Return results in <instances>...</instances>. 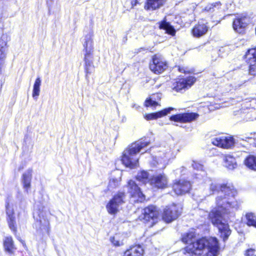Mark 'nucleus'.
I'll return each mask as SVG.
<instances>
[{"mask_svg": "<svg viewBox=\"0 0 256 256\" xmlns=\"http://www.w3.org/2000/svg\"><path fill=\"white\" fill-rule=\"evenodd\" d=\"M4 247L5 251L10 254H14L16 248L15 247L14 241L11 236L6 237L3 242Z\"/></svg>", "mask_w": 256, "mask_h": 256, "instance_id": "nucleus-21", "label": "nucleus"}, {"mask_svg": "<svg viewBox=\"0 0 256 256\" xmlns=\"http://www.w3.org/2000/svg\"><path fill=\"white\" fill-rule=\"evenodd\" d=\"M212 144L218 147L228 148L234 146V140L231 136H219L212 139Z\"/></svg>", "mask_w": 256, "mask_h": 256, "instance_id": "nucleus-10", "label": "nucleus"}, {"mask_svg": "<svg viewBox=\"0 0 256 256\" xmlns=\"http://www.w3.org/2000/svg\"><path fill=\"white\" fill-rule=\"evenodd\" d=\"M246 58L249 64L256 62V47L248 51L246 54Z\"/></svg>", "mask_w": 256, "mask_h": 256, "instance_id": "nucleus-28", "label": "nucleus"}, {"mask_svg": "<svg viewBox=\"0 0 256 256\" xmlns=\"http://www.w3.org/2000/svg\"><path fill=\"white\" fill-rule=\"evenodd\" d=\"M138 0H131V4L132 7L136 6Z\"/></svg>", "mask_w": 256, "mask_h": 256, "instance_id": "nucleus-42", "label": "nucleus"}, {"mask_svg": "<svg viewBox=\"0 0 256 256\" xmlns=\"http://www.w3.org/2000/svg\"><path fill=\"white\" fill-rule=\"evenodd\" d=\"M208 26L204 23L198 22L192 29V33L194 37L199 38L206 33Z\"/></svg>", "mask_w": 256, "mask_h": 256, "instance_id": "nucleus-20", "label": "nucleus"}, {"mask_svg": "<svg viewBox=\"0 0 256 256\" xmlns=\"http://www.w3.org/2000/svg\"><path fill=\"white\" fill-rule=\"evenodd\" d=\"M124 193L119 192L108 202L106 208L110 214H115L118 212L120 206L124 202Z\"/></svg>", "mask_w": 256, "mask_h": 256, "instance_id": "nucleus-7", "label": "nucleus"}, {"mask_svg": "<svg viewBox=\"0 0 256 256\" xmlns=\"http://www.w3.org/2000/svg\"><path fill=\"white\" fill-rule=\"evenodd\" d=\"M246 256H256L254 254V250L252 248L248 250L246 253Z\"/></svg>", "mask_w": 256, "mask_h": 256, "instance_id": "nucleus-41", "label": "nucleus"}, {"mask_svg": "<svg viewBox=\"0 0 256 256\" xmlns=\"http://www.w3.org/2000/svg\"><path fill=\"white\" fill-rule=\"evenodd\" d=\"M173 110L174 108L170 107L168 108H165L158 112L151 113L149 114H146L144 116V118L147 120H156L167 115L168 113L170 112L171 110Z\"/></svg>", "mask_w": 256, "mask_h": 256, "instance_id": "nucleus-19", "label": "nucleus"}, {"mask_svg": "<svg viewBox=\"0 0 256 256\" xmlns=\"http://www.w3.org/2000/svg\"><path fill=\"white\" fill-rule=\"evenodd\" d=\"M120 184V180L118 178H111L110 180L108 188L109 190L117 187Z\"/></svg>", "mask_w": 256, "mask_h": 256, "instance_id": "nucleus-35", "label": "nucleus"}, {"mask_svg": "<svg viewBox=\"0 0 256 256\" xmlns=\"http://www.w3.org/2000/svg\"><path fill=\"white\" fill-rule=\"evenodd\" d=\"M207 186L210 190L205 193L206 196L214 192L219 194L216 198V206L209 212L208 218L218 228L220 237L225 241L231 234L228 221L234 216L238 208V202L234 198L236 191L233 186L220 184L211 180H207Z\"/></svg>", "mask_w": 256, "mask_h": 256, "instance_id": "nucleus-1", "label": "nucleus"}, {"mask_svg": "<svg viewBox=\"0 0 256 256\" xmlns=\"http://www.w3.org/2000/svg\"><path fill=\"white\" fill-rule=\"evenodd\" d=\"M224 166L230 170H233L237 166L235 158L232 156H226L224 158Z\"/></svg>", "mask_w": 256, "mask_h": 256, "instance_id": "nucleus-27", "label": "nucleus"}, {"mask_svg": "<svg viewBox=\"0 0 256 256\" xmlns=\"http://www.w3.org/2000/svg\"><path fill=\"white\" fill-rule=\"evenodd\" d=\"M32 179V170H28L22 175V182L24 188L28 193V190L30 187Z\"/></svg>", "mask_w": 256, "mask_h": 256, "instance_id": "nucleus-24", "label": "nucleus"}, {"mask_svg": "<svg viewBox=\"0 0 256 256\" xmlns=\"http://www.w3.org/2000/svg\"><path fill=\"white\" fill-rule=\"evenodd\" d=\"M128 192L131 196L137 198L138 202H142L144 200V196L142 192L135 182L130 180L128 183Z\"/></svg>", "mask_w": 256, "mask_h": 256, "instance_id": "nucleus-15", "label": "nucleus"}, {"mask_svg": "<svg viewBox=\"0 0 256 256\" xmlns=\"http://www.w3.org/2000/svg\"><path fill=\"white\" fill-rule=\"evenodd\" d=\"M110 241L114 246H120L123 244L122 242L119 240L118 236V235L110 237Z\"/></svg>", "mask_w": 256, "mask_h": 256, "instance_id": "nucleus-36", "label": "nucleus"}, {"mask_svg": "<svg viewBox=\"0 0 256 256\" xmlns=\"http://www.w3.org/2000/svg\"><path fill=\"white\" fill-rule=\"evenodd\" d=\"M41 82L42 80L40 78H38L34 82L32 90V97L35 100H37L40 95Z\"/></svg>", "mask_w": 256, "mask_h": 256, "instance_id": "nucleus-30", "label": "nucleus"}, {"mask_svg": "<svg viewBox=\"0 0 256 256\" xmlns=\"http://www.w3.org/2000/svg\"><path fill=\"white\" fill-rule=\"evenodd\" d=\"M160 28L166 30V32L174 36L175 34L176 30L170 24L164 20L160 24Z\"/></svg>", "mask_w": 256, "mask_h": 256, "instance_id": "nucleus-29", "label": "nucleus"}, {"mask_svg": "<svg viewBox=\"0 0 256 256\" xmlns=\"http://www.w3.org/2000/svg\"><path fill=\"white\" fill-rule=\"evenodd\" d=\"M144 253L142 248L140 246H136L127 250L123 256H142Z\"/></svg>", "mask_w": 256, "mask_h": 256, "instance_id": "nucleus-22", "label": "nucleus"}, {"mask_svg": "<svg viewBox=\"0 0 256 256\" xmlns=\"http://www.w3.org/2000/svg\"><path fill=\"white\" fill-rule=\"evenodd\" d=\"M150 184L157 188H166L168 184V178L164 174L154 176L150 178Z\"/></svg>", "mask_w": 256, "mask_h": 256, "instance_id": "nucleus-12", "label": "nucleus"}, {"mask_svg": "<svg viewBox=\"0 0 256 256\" xmlns=\"http://www.w3.org/2000/svg\"><path fill=\"white\" fill-rule=\"evenodd\" d=\"M136 179L138 180L143 184H146L148 182L150 184V178H149V174L146 171L142 170L136 176Z\"/></svg>", "mask_w": 256, "mask_h": 256, "instance_id": "nucleus-31", "label": "nucleus"}, {"mask_svg": "<svg viewBox=\"0 0 256 256\" xmlns=\"http://www.w3.org/2000/svg\"><path fill=\"white\" fill-rule=\"evenodd\" d=\"M256 63H252L250 64L249 72L250 74L255 76L256 75Z\"/></svg>", "mask_w": 256, "mask_h": 256, "instance_id": "nucleus-39", "label": "nucleus"}, {"mask_svg": "<svg viewBox=\"0 0 256 256\" xmlns=\"http://www.w3.org/2000/svg\"><path fill=\"white\" fill-rule=\"evenodd\" d=\"M158 214L159 212L156 206L152 205L148 206L142 210L141 214L139 216L138 219L144 222H148L157 218Z\"/></svg>", "mask_w": 256, "mask_h": 256, "instance_id": "nucleus-8", "label": "nucleus"}, {"mask_svg": "<svg viewBox=\"0 0 256 256\" xmlns=\"http://www.w3.org/2000/svg\"><path fill=\"white\" fill-rule=\"evenodd\" d=\"M221 4L220 2H216L208 4L204 8V10L212 12L218 10L220 7Z\"/></svg>", "mask_w": 256, "mask_h": 256, "instance_id": "nucleus-33", "label": "nucleus"}, {"mask_svg": "<svg viewBox=\"0 0 256 256\" xmlns=\"http://www.w3.org/2000/svg\"><path fill=\"white\" fill-rule=\"evenodd\" d=\"M166 0H147L145 8L146 10H154L159 8L166 2Z\"/></svg>", "mask_w": 256, "mask_h": 256, "instance_id": "nucleus-23", "label": "nucleus"}, {"mask_svg": "<svg viewBox=\"0 0 256 256\" xmlns=\"http://www.w3.org/2000/svg\"><path fill=\"white\" fill-rule=\"evenodd\" d=\"M196 237L194 232L191 231L184 234L182 241L189 244L184 250V256L200 255L202 250H207L206 256H217L220 246L216 238H203L194 242Z\"/></svg>", "mask_w": 256, "mask_h": 256, "instance_id": "nucleus-2", "label": "nucleus"}, {"mask_svg": "<svg viewBox=\"0 0 256 256\" xmlns=\"http://www.w3.org/2000/svg\"><path fill=\"white\" fill-rule=\"evenodd\" d=\"M6 212L8 226L12 230L16 232V226L13 206L8 200H7L6 202Z\"/></svg>", "mask_w": 256, "mask_h": 256, "instance_id": "nucleus-9", "label": "nucleus"}, {"mask_svg": "<svg viewBox=\"0 0 256 256\" xmlns=\"http://www.w3.org/2000/svg\"><path fill=\"white\" fill-rule=\"evenodd\" d=\"M150 142L149 139L145 138L131 144L122 153V163L130 168H136L138 164V153L144 148L148 146Z\"/></svg>", "mask_w": 256, "mask_h": 256, "instance_id": "nucleus-3", "label": "nucleus"}, {"mask_svg": "<svg viewBox=\"0 0 256 256\" xmlns=\"http://www.w3.org/2000/svg\"><path fill=\"white\" fill-rule=\"evenodd\" d=\"M246 224L248 226H252L256 228V216L254 213L249 212L246 214Z\"/></svg>", "mask_w": 256, "mask_h": 256, "instance_id": "nucleus-32", "label": "nucleus"}, {"mask_svg": "<svg viewBox=\"0 0 256 256\" xmlns=\"http://www.w3.org/2000/svg\"><path fill=\"white\" fill-rule=\"evenodd\" d=\"M161 98L160 94H156L152 95L148 99H146L145 101V106H156L159 105L158 102Z\"/></svg>", "mask_w": 256, "mask_h": 256, "instance_id": "nucleus-25", "label": "nucleus"}, {"mask_svg": "<svg viewBox=\"0 0 256 256\" xmlns=\"http://www.w3.org/2000/svg\"><path fill=\"white\" fill-rule=\"evenodd\" d=\"M180 206L172 204L166 206L164 210L162 218L166 222H170L176 219L182 212Z\"/></svg>", "mask_w": 256, "mask_h": 256, "instance_id": "nucleus-6", "label": "nucleus"}, {"mask_svg": "<svg viewBox=\"0 0 256 256\" xmlns=\"http://www.w3.org/2000/svg\"><path fill=\"white\" fill-rule=\"evenodd\" d=\"M8 50V36L3 34L0 38V72L4 66Z\"/></svg>", "mask_w": 256, "mask_h": 256, "instance_id": "nucleus-13", "label": "nucleus"}, {"mask_svg": "<svg viewBox=\"0 0 256 256\" xmlns=\"http://www.w3.org/2000/svg\"><path fill=\"white\" fill-rule=\"evenodd\" d=\"M186 169L184 166H182L180 168L176 170V174H184L186 172Z\"/></svg>", "mask_w": 256, "mask_h": 256, "instance_id": "nucleus-40", "label": "nucleus"}, {"mask_svg": "<svg viewBox=\"0 0 256 256\" xmlns=\"http://www.w3.org/2000/svg\"><path fill=\"white\" fill-rule=\"evenodd\" d=\"M244 164L250 170L256 171V156H248L244 160Z\"/></svg>", "mask_w": 256, "mask_h": 256, "instance_id": "nucleus-26", "label": "nucleus"}, {"mask_svg": "<svg viewBox=\"0 0 256 256\" xmlns=\"http://www.w3.org/2000/svg\"><path fill=\"white\" fill-rule=\"evenodd\" d=\"M192 166L194 169L202 171L203 168V166L196 161H192Z\"/></svg>", "mask_w": 256, "mask_h": 256, "instance_id": "nucleus-38", "label": "nucleus"}, {"mask_svg": "<svg viewBox=\"0 0 256 256\" xmlns=\"http://www.w3.org/2000/svg\"><path fill=\"white\" fill-rule=\"evenodd\" d=\"M254 134V133L246 134L244 135L241 136L238 138L240 140L248 141L252 140Z\"/></svg>", "mask_w": 256, "mask_h": 256, "instance_id": "nucleus-37", "label": "nucleus"}, {"mask_svg": "<svg viewBox=\"0 0 256 256\" xmlns=\"http://www.w3.org/2000/svg\"><path fill=\"white\" fill-rule=\"evenodd\" d=\"M248 22V18L246 16L238 17L233 22L234 30L239 34L243 33Z\"/></svg>", "mask_w": 256, "mask_h": 256, "instance_id": "nucleus-18", "label": "nucleus"}, {"mask_svg": "<svg viewBox=\"0 0 256 256\" xmlns=\"http://www.w3.org/2000/svg\"><path fill=\"white\" fill-rule=\"evenodd\" d=\"M198 117L196 113H183L173 115L170 118V120L176 122H190L195 120Z\"/></svg>", "mask_w": 256, "mask_h": 256, "instance_id": "nucleus-14", "label": "nucleus"}, {"mask_svg": "<svg viewBox=\"0 0 256 256\" xmlns=\"http://www.w3.org/2000/svg\"><path fill=\"white\" fill-rule=\"evenodd\" d=\"M191 186L192 185L190 182L185 180H180L174 182L172 188L176 194L182 195L189 192Z\"/></svg>", "mask_w": 256, "mask_h": 256, "instance_id": "nucleus-11", "label": "nucleus"}, {"mask_svg": "<svg viewBox=\"0 0 256 256\" xmlns=\"http://www.w3.org/2000/svg\"><path fill=\"white\" fill-rule=\"evenodd\" d=\"M196 81L194 76H188L186 78H180L174 85L173 89L176 92L188 88L190 87Z\"/></svg>", "mask_w": 256, "mask_h": 256, "instance_id": "nucleus-16", "label": "nucleus"}, {"mask_svg": "<svg viewBox=\"0 0 256 256\" xmlns=\"http://www.w3.org/2000/svg\"><path fill=\"white\" fill-rule=\"evenodd\" d=\"M84 52V60L85 62V70L86 73V78L88 74L92 72V62L91 55L93 52L92 42L90 36H85L83 40Z\"/></svg>", "mask_w": 256, "mask_h": 256, "instance_id": "nucleus-4", "label": "nucleus"}, {"mask_svg": "<svg viewBox=\"0 0 256 256\" xmlns=\"http://www.w3.org/2000/svg\"><path fill=\"white\" fill-rule=\"evenodd\" d=\"M160 154L158 156L159 160L160 162L164 163L165 166L168 162L174 158L173 152L170 146H167L164 148H161L159 151Z\"/></svg>", "mask_w": 256, "mask_h": 256, "instance_id": "nucleus-17", "label": "nucleus"}, {"mask_svg": "<svg viewBox=\"0 0 256 256\" xmlns=\"http://www.w3.org/2000/svg\"><path fill=\"white\" fill-rule=\"evenodd\" d=\"M40 224L41 226L40 229L41 230L46 233H49L50 227L48 220L46 218H44L43 220H40Z\"/></svg>", "mask_w": 256, "mask_h": 256, "instance_id": "nucleus-34", "label": "nucleus"}, {"mask_svg": "<svg viewBox=\"0 0 256 256\" xmlns=\"http://www.w3.org/2000/svg\"><path fill=\"white\" fill-rule=\"evenodd\" d=\"M168 68L166 62L160 55L156 54L152 58L150 62V68L156 74H160Z\"/></svg>", "mask_w": 256, "mask_h": 256, "instance_id": "nucleus-5", "label": "nucleus"}]
</instances>
